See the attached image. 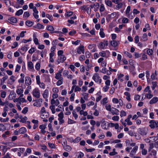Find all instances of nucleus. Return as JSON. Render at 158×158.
Instances as JSON below:
<instances>
[{
    "mask_svg": "<svg viewBox=\"0 0 158 158\" xmlns=\"http://www.w3.org/2000/svg\"><path fill=\"white\" fill-rule=\"evenodd\" d=\"M138 132L140 135L144 136L146 135L148 133V130L145 128H139L138 130Z\"/></svg>",
    "mask_w": 158,
    "mask_h": 158,
    "instance_id": "1",
    "label": "nucleus"
},
{
    "mask_svg": "<svg viewBox=\"0 0 158 158\" xmlns=\"http://www.w3.org/2000/svg\"><path fill=\"white\" fill-rule=\"evenodd\" d=\"M150 124L149 127L151 128H154L158 127V122H156L154 120H151L149 122Z\"/></svg>",
    "mask_w": 158,
    "mask_h": 158,
    "instance_id": "2",
    "label": "nucleus"
},
{
    "mask_svg": "<svg viewBox=\"0 0 158 158\" xmlns=\"http://www.w3.org/2000/svg\"><path fill=\"white\" fill-rule=\"evenodd\" d=\"M66 59V57L64 55H61V56H58V59L56 61L57 62V64H59L60 62L63 63Z\"/></svg>",
    "mask_w": 158,
    "mask_h": 158,
    "instance_id": "3",
    "label": "nucleus"
},
{
    "mask_svg": "<svg viewBox=\"0 0 158 158\" xmlns=\"http://www.w3.org/2000/svg\"><path fill=\"white\" fill-rule=\"evenodd\" d=\"M33 95L36 98H39L40 97V92L39 90L37 89H35L33 90Z\"/></svg>",
    "mask_w": 158,
    "mask_h": 158,
    "instance_id": "4",
    "label": "nucleus"
},
{
    "mask_svg": "<svg viewBox=\"0 0 158 158\" xmlns=\"http://www.w3.org/2000/svg\"><path fill=\"white\" fill-rule=\"evenodd\" d=\"M77 52L79 54H81V53H84V46L83 45H81L77 49Z\"/></svg>",
    "mask_w": 158,
    "mask_h": 158,
    "instance_id": "5",
    "label": "nucleus"
},
{
    "mask_svg": "<svg viewBox=\"0 0 158 158\" xmlns=\"http://www.w3.org/2000/svg\"><path fill=\"white\" fill-rule=\"evenodd\" d=\"M138 148V147L137 146H136L134 147L130 153V155L131 157H133L134 154L137 151Z\"/></svg>",
    "mask_w": 158,
    "mask_h": 158,
    "instance_id": "6",
    "label": "nucleus"
},
{
    "mask_svg": "<svg viewBox=\"0 0 158 158\" xmlns=\"http://www.w3.org/2000/svg\"><path fill=\"white\" fill-rule=\"evenodd\" d=\"M31 78L29 77H25V83L27 85H30L31 84Z\"/></svg>",
    "mask_w": 158,
    "mask_h": 158,
    "instance_id": "7",
    "label": "nucleus"
},
{
    "mask_svg": "<svg viewBox=\"0 0 158 158\" xmlns=\"http://www.w3.org/2000/svg\"><path fill=\"white\" fill-rule=\"evenodd\" d=\"M100 78V77L98 75V73H95L93 75V79L96 82H97L99 81V79Z\"/></svg>",
    "mask_w": 158,
    "mask_h": 158,
    "instance_id": "8",
    "label": "nucleus"
},
{
    "mask_svg": "<svg viewBox=\"0 0 158 158\" xmlns=\"http://www.w3.org/2000/svg\"><path fill=\"white\" fill-rule=\"evenodd\" d=\"M131 7L130 6H128L127 8V10L126 11V14L128 15V18H131V19H132V16H131V15L129 14V12L130 11Z\"/></svg>",
    "mask_w": 158,
    "mask_h": 158,
    "instance_id": "9",
    "label": "nucleus"
},
{
    "mask_svg": "<svg viewBox=\"0 0 158 158\" xmlns=\"http://www.w3.org/2000/svg\"><path fill=\"white\" fill-rule=\"evenodd\" d=\"M63 148L67 152H69L71 151L72 149V148L71 147L65 144L63 146Z\"/></svg>",
    "mask_w": 158,
    "mask_h": 158,
    "instance_id": "10",
    "label": "nucleus"
},
{
    "mask_svg": "<svg viewBox=\"0 0 158 158\" xmlns=\"http://www.w3.org/2000/svg\"><path fill=\"white\" fill-rule=\"evenodd\" d=\"M112 111L111 112V113L113 115L114 114L117 115L119 114L118 112H119V111L118 110L114 107H112Z\"/></svg>",
    "mask_w": 158,
    "mask_h": 158,
    "instance_id": "11",
    "label": "nucleus"
},
{
    "mask_svg": "<svg viewBox=\"0 0 158 158\" xmlns=\"http://www.w3.org/2000/svg\"><path fill=\"white\" fill-rule=\"evenodd\" d=\"M158 101V98L157 97H154L149 102L150 104H152L156 103Z\"/></svg>",
    "mask_w": 158,
    "mask_h": 158,
    "instance_id": "12",
    "label": "nucleus"
},
{
    "mask_svg": "<svg viewBox=\"0 0 158 158\" xmlns=\"http://www.w3.org/2000/svg\"><path fill=\"white\" fill-rule=\"evenodd\" d=\"M43 114L41 115V118H45L48 117L49 116V113L48 112H45L43 113Z\"/></svg>",
    "mask_w": 158,
    "mask_h": 158,
    "instance_id": "13",
    "label": "nucleus"
},
{
    "mask_svg": "<svg viewBox=\"0 0 158 158\" xmlns=\"http://www.w3.org/2000/svg\"><path fill=\"white\" fill-rule=\"evenodd\" d=\"M8 20L10 21L11 22L14 23H15L17 21V19L14 17L9 18Z\"/></svg>",
    "mask_w": 158,
    "mask_h": 158,
    "instance_id": "14",
    "label": "nucleus"
},
{
    "mask_svg": "<svg viewBox=\"0 0 158 158\" xmlns=\"http://www.w3.org/2000/svg\"><path fill=\"white\" fill-rule=\"evenodd\" d=\"M27 131L26 129L24 127L21 128L19 130V131L20 134H23L24 133Z\"/></svg>",
    "mask_w": 158,
    "mask_h": 158,
    "instance_id": "15",
    "label": "nucleus"
},
{
    "mask_svg": "<svg viewBox=\"0 0 158 158\" xmlns=\"http://www.w3.org/2000/svg\"><path fill=\"white\" fill-rule=\"evenodd\" d=\"M33 27L37 29H43L44 28V26L40 23H37L36 26H35Z\"/></svg>",
    "mask_w": 158,
    "mask_h": 158,
    "instance_id": "16",
    "label": "nucleus"
},
{
    "mask_svg": "<svg viewBox=\"0 0 158 158\" xmlns=\"http://www.w3.org/2000/svg\"><path fill=\"white\" fill-rule=\"evenodd\" d=\"M110 43L111 45L114 47H116L118 46L117 42L115 40L111 41L110 42Z\"/></svg>",
    "mask_w": 158,
    "mask_h": 158,
    "instance_id": "17",
    "label": "nucleus"
},
{
    "mask_svg": "<svg viewBox=\"0 0 158 158\" xmlns=\"http://www.w3.org/2000/svg\"><path fill=\"white\" fill-rule=\"evenodd\" d=\"M33 37L34 38V41L35 44L36 45L38 44H39L38 40L37 38H36V35L35 34H34Z\"/></svg>",
    "mask_w": 158,
    "mask_h": 158,
    "instance_id": "18",
    "label": "nucleus"
},
{
    "mask_svg": "<svg viewBox=\"0 0 158 158\" xmlns=\"http://www.w3.org/2000/svg\"><path fill=\"white\" fill-rule=\"evenodd\" d=\"M147 37V34L146 33H144L143 34V36L141 38L140 40H142L143 41H146L147 40H148Z\"/></svg>",
    "mask_w": 158,
    "mask_h": 158,
    "instance_id": "19",
    "label": "nucleus"
},
{
    "mask_svg": "<svg viewBox=\"0 0 158 158\" xmlns=\"http://www.w3.org/2000/svg\"><path fill=\"white\" fill-rule=\"evenodd\" d=\"M48 91L47 89H45L44 93L43 94V97L44 98H46L48 96Z\"/></svg>",
    "mask_w": 158,
    "mask_h": 158,
    "instance_id": "20",
    "label": "nucleus"
},
{
    "mask_svg": "<svg viewBox=\"0 0 158 158\" xmlns=\"http://www.w3.org/2000/svg\"><path fill=\"white\" fill-rule=\"evenodd\" d=\"M33 23V22L29 20L25 22L26 25L28 27H31Z\"/></svg>",
    "mask_w": 158,
    "mask_h": 158,
    "instance_id": "21",
    "label": "nucleus"
},
{
    "mask_svg": "<svg viewBox=\"0 0 158 158\" xmlns=\"http://www.w3.org/2000/svg\"><path fill=\"white\" fill-rule=\"evenodd\" d=\"M100 31L99 33V34L102 38H104L105 36V34L103 31V29L101 28L100 29Z\"/></svg>",
    "mask_w": 158,
    "mask_h": 158,
    "instance_id": "22",
    "label": "nucleus"
},
{
    "mask_svg": "<svg viewBox=\"0 0 158 158\" xmlns=\"http://www.w3.org/2000/svg\"><path fill=\"white\" fill-rule=\"evenodd\" d=\"M23 13V10L22 9L18 10L15 13V15L18 16L22 14Z\"/></svg>",
    "mask_w": 158,
    "mask_h": 158,
    "instance_id": "23",
    "label": "nucleus"
},
{
    "mask_svg": "<svg viewBox=\"0 0 158 158\" xmlns=\"http://www.w3.org/2000/svg\"><path fill=\"white\" fill-rule=\"evenodd\" d=\"M47 30L51 31H52L54 30V28L51 25L48 26L47 27Z\"/></svg>",
    "mask_w": 158,
    "mask_h": 158,
    "instance_id": "24",
    "label": "nucleus"
},
{
    "mask_svg": "<svg viewBox=\"0 0 158 158\" xmlns=\"http://www.w3.org/2000/svg\"><path fill=\"white\" fill-rule=\"evenodd\" d=\"M6 130V127L2 124H0V131H3Z\"/></svg>",
    "mask_w": 158,
    "mask_h": 158,
    "instance_id": "25",
    "label": "nucleus"
},
{
    "mask_svg": "<svg viewBox=\"0 0 158 158\" xmlns=\"http://www.w3.org/2000/svg\"><path fill=\"white\" fill-rule=\"evenodd\" d=\"M28 66L29 68L31 69L33 68V64L31 61H30L28 63Z\"/></svg>",
    "mask_w": 158,
    "mask_h": 158,
    "instance_id": "26",
    "label": "nucleus"
},
{
    "mask_svg": "<svg viewBox=\"0 0 158 158\" xmlns=\"http://www.w3.org/2000/svg\"><path fill=\"white\" fill-rule=\"evenodd\" d=\"M61 74L57 73L56 75L55 78L57 80H59L60 78L61 79L62 78V77H61Z\"/></svg>",
    "mask_w": 158,
    "mask_h": 158,
    "instance_id": "27",
    "label": "nucleus"
},
{
    "mask_svg": "<svg viewBox=\"0 0 158 158\" xmlns=\"http://www.w3.org/2000/svg\"><path fill=\"white\" fill-rule=\"evenodd\" d=\"M147 53L148 55H151L152 54L153 52L152 49H148L147 50Z\"/></svg>",
    "mask_w": 158,
    "mask_h": 158,
    "instance_id": "28",
    "label": "nucleus"
},
{
    "mask_svg": "<svg viewBox=\"0 0 158 158\" xmlns=\"http://www.w3.org/2000/svg\"><path fill=\"white\" fill-rule=\"evenodd\" d=\"M46 17L50 21H52L53 18L52 15H50L49 14H46Z\"/></svg>",
    "mask_w": 158,
    "mask_h": 158,
    "instance_id": "29",
    "label": "nucleus"
},
{
    "mask_svg": "<svg viewBox=\"0 0 158 158\" xmlns=\"http://www.w3.org/2000/svg\"><path fill=\"white\" fill-rule=\"evenodd\" d=\"M106 109L107 110L111 111V106L110 104H106L105 106Z\"/></svg>",
    "mask_w": 158,
    "mask_h": 158,
    "instance_id": "30",
    "label": "nucleus"
},
{
    "mask_svg": "<svg viewBox=\"0 0 158 158\" xmlns=\"http://www.w3.org/2000/svg\"><path fill=\"white\" fill-rule=\"evenodd\" d=\"M27 119V117L26 116H25L21 119V120L20 121V122H21L23 123H26V120Z\"/></svg>",
    "mask_w": 158,
    "mask_h": 158,
    "instance_id": "31",
    "label": "nucleus"
},
{
    "mask_svg": "<svg viewBox=\"0 0 158 158\" xmlns=\"http://www.w3.org/2000/svg\"><path fill=\"white\" fill-rule=\"evenodd\" d=\"M19 100L20 101L19 102V103L20 104H21V102H26L27 101L25 99L23 98H20L19 99Z\"/></svg>",
    "mask_w": 158,
    "mask_h": 158,
    "instance_id": "32",
    "label": "nucleus"
},
{
    "mask_svg": "<svg viewBox=\"0 0 158 158\" xmlns=\"http://www.w3.org/2000/svg\"><path fill=\"white\" fill-rule=\"evenodd\" d=\"M9 118L8 117L6 118V119H3L2 118L0 117V121L1 122H8L9 120Z\"/></svg>",
    "mask_w": 158,
    "mask_h": 158,
    "instance_id": "33",
    "label": "nucleus"
},
{
    "mask_svg": "<svg viewBox=\"0 0 158 158\" xmlns=\"http://www.w3.org/2000/svg\"><path fill=\"white\" fill-rule=\"evenodd\" d=\"M58 116L59 117L58 119L63 118H64L63 113L62 112H61L58 114Z\"/></svg>",
    "mask_w": 158,
    "mask_h": 158,
    "instance_id": "34",
    "label": "nucleus"
},
{
    "mask_svg": "<svg viewBox=\"0 0 158 158\" xmlns=\"http://www.w3.org/2000/svg\"><path fill=\"white\" fill-rule=\"evenodd\" d=\"M28 111V108L27 107H25L22 111V113L24 114H26Z\"/></svg>",
    "mask_w": 158,
    "mask_h": 158,
    "instance_id": "35",
    "label": "nucleus"
},
{
    "mask_svg": "<svg viewBox=\"0 0 158 158\" xmlns=\"http://www.w3.org/2000/svg\"><path fill=\"white\" fill-rule=\"evenodd\" d=\"M156 151L154 150H152L151 152L150 153L149 155L151 156L153 155L154 156H155L156 155Z\"/></svg>",
    "mask_w": 158,
    "mask_h": 158,
    "instance_id": "36",
    "label": "nucleus"
},
{
    "mask_svg": "<svg viewBox=\"0 0 158 158\" xmlns=\"http://www.w3.org/2000/svg\"><path fill=\"white\" fill-rule=\"evenodd\" d=\"M152 90H154L155 87L157 86L156 82L153 81L152 83Z\"/></svg>",
    "mask_w": 158,
    "mask_h": 158,
    "instance_id": "37",
    "label": "nucleus"
},
{
    "mask_svg": "<svg viewBox=\"0 0 158 158\" xmlns=\"http://www.w3.org/2000/svg\"><path fill=\"white\" fill-rule=\"evenodd\" d=\"M81 139V138L79 137H77L74 139H73V142L74 143H78L79 142Z\"/></svg>",
    "mask_w": 158,
    "mask_h": 158,
    "instance_id": "38",
    "label": "nucleus"
},
{
    "mask_svg": "<svg viewBox=\"0 0 158 158\" xmlns=\"http://www.w3.org/2000/svg\"><path fill=\"white\" fill-rule=\"evenodd\" d=\"M40 64L39 63H37L35 65V69L38 71L40 70Z\"/></svg>",
    "mask_w": 158,
    "mask_h": 158,
    "instance_id": "39",
    "label": "nucleus"
},
{
    "mask_svg": "<svg viewBox=\"0 0 158 158\" xmlns=\"http://www.w3.org/2000/svg\"><path fill=\"white\" fill-rule=\"evenodd\" d=\"M63 78L60 80H59L56 83V85L58 86H59L61 85L63 83Z\"/></svg>",
    "mask_w": 158,
    "mask_h": 158,
    "instance_id": "40",
    "label": "nucleus"
},
{
    "mask_svg": "<svg viewBox=\"0 0 158 158\" xmlns=\"http://www.w3.org/2000/svg\"><path fill=\"white\" fill-rule=\"evenodd\" d=\"M36 80L37 84L40 85V77L39 75H37L36 76Z\"/></svg>",
    "mask_w": 158,
    "mask_h": 158,
    "instance_id": "41",
    "label": "nucleus"
},
{
    "mask_svg": "<svg viewBox=\"0 0 158 158\" xmlns=\"http://www.w3.org/2000/svg\"><path fill=\"white\" fill-rule=\"evenodd\" d=\"M126 115V113L125 111L123 110H122L121 111L120 116L121 117H122L123 116H125Z\"/></svg>",
    "mask_w": 158,
    "mask_h": 158,
    "instance_id": "42",
    "label": "nucleus"
},
{
    "mask_svg": "<svg viewBox=\"0 0 158 158\" xmlns=\"http://www.w3.org/2000/svg\"><path fill=\"white\" fill-rule=\"evenodd\" d=\"M125 121L127 123V124L129 125H131L132 124L131 121H130V119L129 118H127L125 120Z\"/></svg>",
    "mask_w": 158,
    "mask_h": 158,
    "instance_id": "43",
    "label": "nucleus"
},
{
    "mask_svg": "<svg viewBox=\"0 0 158 158\" xmlns=\"http://www.w3.org/2000/svg\"><path fill=\"white\" fill-rule=\"evenodd\" d=\"M95 6H97V8L98 9L99 8V6H100L99 4L98 3H96V4H94L93 5H90V6L92 9Z\"/></svg>",
    "mask_w": 158,
    "mask_h": 158,
    "instance_id": "44",
    "label": "nucleus"
},
{
    "mask_svg": "<svg viewBox=\"0 0 158 158\" xmlns=\"http://www.w3.org/2000/svg\"><path fill=\"white\" fill-rule=\"evenodd\" d=\"M6 93L5 91L2 92L1 94V96L3 98H4L6 97Z\"/></svg>",
    "mask_w": 158,
    "mask_h": 158,
    "instance_id": "45",
    "label": "nucleus"
},
{
    "mask_svg": "<svg viewBox=\"0 0 158 158\" xmlns=\"http://www.w3.org/2000/svg\"><path fill=\"white\" fill-rule=\"evenodd\" d=\"M101 126L104 129H107L106 128V123L104 121H103L102 124Z\"/></svg>",
    "mask_w": 158,
    "mask_h": 158,
    "instance_id": "46",
    "label": "nucleus"
},
{
    "mask_svg": "<svg viewBox=\"0 0 158 158\" xmlns=\"http://www.w3.org/2000/svg\"><path fill=\"white\" fill-rule=\"evenodd\" d=\"M48 145L49 147H50L51 148H55V145L54 143H48Z\"/></svg>",
    "mask_w": 158,
    "mask_h": 158,
    "instance_id": "47",
    "label": "nucleus"
},
{
    "mask_svg": "<svg viewBox=\"0 0 158 158\" xmlns=\"http://www.w3.org/2000/svg\"><path fill=\"white\" fill-rule=\"evenodd\" d=\"M106 4L110 7H111L112 6V3L111 1L109 0H107L106 1Z\"/></svg>",
    "mask_w": 158,
    "mask_h": 158,
    "instance_id": "48",
    "label": "nucleus"
},
{
    "mask_svg": "<svg viewBox=\"0 0 158 158\" xmlns=\"http://www.w3.org/2000/svg\"><path fill=\"white\" fill-rule=\"evenodd\" d=\"M118 5L116 6V7L118 8V9L122 8L123 6V4L122 2L118 3Z\"/></svg>",
    "mask_w": 158,
    "mask_h": 158,
    "instance_id": "49",
    "label": "nucleus"
},
{
    "mask_svg": "<svg viewBox=\"0 0 158 158\" xmlns=\"http://www.w3.org/2000/svg\"><path fill=\"white\" fill-rule=\"evenodd\" d=\"M30 15L29 12H28L26 11L24 13V14L23 15V17H28L30 16Z\"/></svg>",
    "mask_w": 158,
    "mask_h": 158,
    "instance_id": "50",
    "label": "nucleus"
},
{
    "mask_svg": "<svg viewBox=\"0 0 158 158\" xmlns=\"http://www.w3.org/2000/svg\"><path fill=\"white\" fill-rule=\"evenodd\" d=\"M116 15V13H112L111 15H108L106 18H110L111 17V16H113V18L115 16V15Z\"/></svg>",
    "mask_w": 158,
    "mask_h": 158,
    "instance_id": "51",
    "label": "nucleus"
},
{
    "mask_svg": "<svg viewBox=\"0 0 158 158\" xmlns=\"http://www.w3.org/2000/svg\"><path fill=\"white\" fill-rule=\"evenodd\" d=\"M128 21L129 20L127 18H123L122 20V22L124 23H127L128 22Z\"/></svg>",
    "mask_w": 158,
    "mask_h": 158,
    "instance_id": "52",
    "label": "nucleus"
},
{
    "mask_svg": "<svg viewBox=\"0 0 158 158\" xmlns=\"http://www.w3.org/2000/svg\"><path fill=\"white\" fill-rule=\"evenodd\" d=\"M135 42L136 43H138V42L139 40V36L136 35L135 36Z\"/></svg>",
    "mask_w": 158,
    "mask_h": 158,
    "instance_id": "53",
    "label": "nucleus"
},
{
    "mask_svg": "<svg viewBox=\"0 0 158 158\" xmlns=\"http://www.w3.org/2000/svg\"><path fill=\"white\" fill-rule=\"evenodd\" d=\"M119 117L118 116H114L112 118V119L114 121H118V120Z\"/></svg>",
    "mask_w": 158,
    "mask_h": 158,
    "instance_id": "54",
    "label": "nucleus"
},
{
    "mask_svg": "<svg viewBox=\"0 0 158 158\" xmlns=\"http://www.w3.org/2000/svg\"><path fill=\"white\" fill-rule=\"evenodd\" d=\"M76 121H73L70 118H69L68 119V123L69 124H73L76 123Z\"/></svg>",
    "mask_w": 158,
    "mask_h": 158,
    "instance_id": "55",
    "label": "nucleus"
},
{
    "mask_svg": "<svg viewBox=\"0 0 158 158\" xmlns=\"http://www.w3.org/2000/svg\"><path fill=\"white\" fill-rule=\"evenodd\" d=\"M95 149L94 148H85V150L87 152H91L93 151H95Z\"/></svg>",
    "mask_w": 158,
    "mask_h": 158,
    "instance_id": "56",
    "label": "nucleus"
},
{
    "mask_svg": "<svg viewBox=\"0 0 158 158\" xmlns=\"http://www.w3.org/2000/svg\"><path fill=\"white\" fill-rule=\"evenodd\" d=\"M76 88L74 90V92H76L77 91H80L81 90V88L79 87L78 86H75Z\"/></svg>",
    "mask_w": 158,
    "mask_h": 158,
    "instance_id": "57",
    "label": "nucleus"
},
{
    "mask_svg": "<svg viewBox=\"0 0 158 158\" xmlns=\"http://www.w3.org/2000/svg\"><path fill=\"white\" fill-rule=\"evenodd\" d=\"M63 50H60L58 51L57 52L58 55V56H61V55H63Z\"/></svg>",
    "mask_w": 158,
    "mask_h": 158,
    "instance_id": "58",
    "label": "nucleus"
},
{
    "mask_svg": "<svg viewBox=\"0 0 158 158\" xmlns=\"http://www.w3.org/2000/svg\"><path fill=\"white\" fill-rule=\"evenodd\" d=\"M20 69V66L18 64L16 65V68L15 70V72H18Z\"/></svg>",
    "mask_w": 158,
    "mask_h": 158,
    "instance_id": "59",
    "label": "nucleus"
},
{
    "mask_svg": "<svg viewBox=\"0 0 158 158\" xmlns=\"http://www.w3.org/2000/svg\"><path fill=\"white\" fill-rule=\"evenodd\" d=\"M124 53L126 54L129 58H131L132 57V56L131 54L127 52H125Z\"/></svg>",
    "mask_w": 158,
    "mask_h": 158,
    "instance_id": "60",
    "label": "nucleus"
},
{
    "mask_svg": "<svg viewBox=\"0 0 158 158\" xmlns=\"http://www.w3.org/2000/svg\"><path fill=\"white\" fill-rule=\"evenodd\" d=\"M80 42V40H77L75 42L72 41V43L73 44L75 45H77Z\"/></svg>",
    "mask_w": 158,
    "mask_h": 158,
    "instance_id": "61",
    "label": "nucleus"
},
{
    "mask_svg": "<svg viewBox=\"0 0 158 158\" xmlns=\"http://www.w3.org/2000/svg\"><path fill=\"white\" fill-rule=\"evenodd\" d=\"M75 94L73 93L71 95L70 100L71 101H73L74 100V97L75 96Z\"/></svg>",
    "mask_w": 158,
    "mask_h": 158,
    "instance_id": "62",
    "label": "nucleus"
},
{
    "mask_svg": "<svg viewBox=\"0 0 158 158\" xmlns=\"http://www.w3.org/2000/svg\"><path fill=\"white\" fill-rule=\"evenodd\" d=\"M76 32L75 31L73 30L71 31L70 32H69V35H73L74 34H75L76 33Z\"/></svg>",
    "mask_w": 158,
    "mask_h": 158,
    "instance_id": "63",
    "label": "nucleus"
},
{
    "mask_svg": "<svg viewBox=\"0 0 158 158\" xmlns=\"http://www.w3.org/2000/svg\"><path fill=\"white\" fill-rule=\"evenodd\" d=\"M109 86H105L103 88V91L105 92H107L108 89H109Z\"/></svg>",
    "mask_w": 158,
    "mask_h": 158,
    "instance_id": "64",
    "label": "nucleus"
}]
</instances>
